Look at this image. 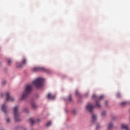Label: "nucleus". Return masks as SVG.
<instances>
[{
	"instance_id": "1",
	"label": "nucleus",
	"mask_w": 130,
	"mask_h": 130,
	"mask_svg": "<svg viewBox=\"0 0 130 130\" xmlns=\"http://www.w3.org/2000/svg\"><path fill=\"white\" fill-rule=\"evenodd\" d=\"M32 85H27L25 86V88L23 91L22 95L20 98V100H24L26 99V98L28 96V94H29L31 92H32Z\"/></svg>"
},
{
	"instance_id": "2",
	"label": "nucleus",
	"mask_w": 130,
	"mask_h": 130,
	"mask_svg": "<svg viewBox=\"0 0 130 130\" xmlns=\"http://www.w3.org/2000/svg\"><path fill=\"white\" fill-rule=\"evenodd\" d=\"M43 82H44L43 78H37L32 82V84H34L37 88H40V87H42Z\"/></svg>"
},
{
	"instance_id": "3",
	"label": "nucleus",
	"mask_w": 130,
	"mask_h": 130,
	"mask_svg": "<svg viewBox=\"0 0 130 130\" xmlns=\"http://www.w3.org/2000/svg\"><path fill=\"white\" fill-rule=\"evenodd\" d=\"M14 115L15 121H19L20 113H19V108L18 107H15L14 108Z\"/></svg>"
},
{
	"instance_id": "4",
	"label": "nucleus",
	"mask_w": 130,
	"mask_h": 130,
	"mask_svg": "<svg viewBox=\"0 0 130 130\" xmlns=\"http://www.w3.org/2000/svg\"><path fill=\"white\" fill-rule=\"evenodd\" d=\"M34 72H44L45 73H48L49 70L45 69V68L38 67H35L33 69Z\"/></svg>"
},
{
	"instance_id": "5",
	"label": "nucleus",
	"mask_w": 130,
	"mask_h": 130,
	"mask_svg": "<svg viewBox=\"0 0 130 130\" xmlns=\"http://www.w3.org/2000/svg\"><path fill=\"white\" fill-rule=\"evenodd\" d=\"M1 96L3 97L4 96H6V101H11L12 102L15 101V99L10 95V93L7 92L6 94H2Z\"/></svg>"
},
{
	"instance_id": "6",
	"label": "nucleus",
	"mask_w": 130,
	"mask_h": 130,
	"mask_svg": "<svg viewBox=\"0 0 130 130\" xmlns=\"http://www.w3.org/2000/svg\"><path fill=\"white\" fill-rule=\"evenodd\" d=\"M104 98V95H101L99 98V100L96 101V104H95V106L96 107H98V108H100L101 107V105H100V100H102Z\"/></svg>"
},
{
	"instance_id": "7",
	"label": "nucleus",
	"mask_w": 130,
	"mask_h": 130,
	"mask_svg": "<svg viewBox=\"0 0 130 130\" xmlns=\"http://www.w3.org/2000/svg\"><path fill=\"white\" fill-rule=\"evenodd\" d=\"M86 109L88 111L92 113V110L94 109V106L91 105V104H88L86 106Z\"/></svg>"
},
{
	"instance_id": "8",
	"label": "nucleus",
	"mask_w": 130,
	"mask_h": 130,
	"mask_svg": "<svg viewBox=\"0 0 130 130\" xmlns=\"http://www.w3.org/2000/svg\"><path fill=\"white\" fill-rule=\"evenodd\" d=\"M26 61H27V60L25 58H23L21 64H20V63H17V66L18 68H22L23 64H25Z\"/></svg>"
},
{
	"instance_id": "9",
	"label": "nucleus",
	"mask_w": 130,
	"mask_h": 130,
	"mask_svg": "<svg viewBox=\"0 0 130 130\" xmlns=\"http://www.w3.org/2000/svg\"><path fill=\"white\" fill-rule=\"evenodd\" d=\"M2 110L5 114L8 113V110H7V106H6V105H3Z\"/></svg>"
},
{
	"instance_id": "10",
	"label": "nucleus",
	"mask_w": 130,
	"mask_h": 130,
	"mask_svg": "<svg viewBox=\"0 0 130 130\" xmlns=\"http://www.w3.org/2000/svg\"><path fill=\"white\" fill-rule=\"evenodd\" d=\"M48 99H55V95H52L50 93H49L48 94Z\"/></svg>"
},
{
	"instance_id": "11",
	"label": "nucleus",
	"mask_w": 130,
	"mask_h": 130,
	"mask_svg": "<svg viewBox=\"0 0 130 130\" xmlns=\"http://www.w3.org/2000/svg\"><path fill=\"white\" fill-rule=\"evenodd\" d=\"M92 122H95L97 119V117L95 115H92Z\"/></svg>"
},
{
	"instance_id": "12",
	"label": "nucleus",
	"mask_w": 130,
	"mask_h": 130,
	"mask_svg": "<svg viewBox=\"0 0 130 130\" xmlns=\"http://www.w3.org/2000/svg\"><path fill=\"white\" fill-rule=\"evenodd\" d=\"M29 120V122H30L31 124H33L35 123V122H36V120H34L33 118H30Z\"/></svg>"
},
{
	"instance_id": "13",
	"label": "nucleus",
	"mask_w": 130,
	"mask_h": 130,
	"mask_svg": "<svg viewBox=\"0 0 130 130\" xmlns=\"http://www.w3.org/2000/svg\"><path fill=\"white\" fill-rule=\"evenodd\" d=\"M113 126L112 123H110L108 126V129H110V128H112Z\"/></svg>"
},
{
	"instance_id": "14",
	"label": "nucleus",
	"mask_w": 130,
	"mask_h": 130,
	"mask_svg": "<svg viewBox=\"0 0 130 130\" xmlns=\"http://www.w3.org/2000/svg\"><path fill=\"white\" fill-rule=\"evenodd\" d=\"M31 106L34 109H35V108H37V105H36L35 104H32Z\"/></svg>"
},
{
	"instance_id": "15",
	"label": "nucleus",
	"mask_w": 130,
	"mask_h": 130,
	"mask_svg": "<svg viewBox=\"0 0 130 130\" xmlns=\"http://www.w3.org/2000/svg\"><path fill=\"white\" fill-rule=\"evenodd\" d=\"M51 125V121H49L46 124V126H50Z\"/></svg>"
},
{
	"instance_id": "16",
	"label": "nucleus",
	"mask_w": 130,
	"mask_h": 130,
	"mask_svg": "<svg viewBox=\"0 0 130 130\" xmlns=\"http://www.w3.org/2000/svg\"><path fill=\"white\" fill-rule=\"evenodd\" d=\"M12 63V60L11 59H9L8 60V64H11Z\"/></svg>"
},
{
	"instance_id": "17",
	"label": "nucleus",
	"mask_w": 130,
	"mask_h": 130,
	"mask_svg": "<svg viewBox=\"0 0 130 130\" xmlns=\"http://www.w3.org/2000/svg\"><path fill=\"white\" fill-rule=\"evenodd\" d=\"M121 105L122 106H124V105H126V102H123L121 103Z\"/></svg>"
},
{
	"instance_id": "18",
	"label": "nucleus",
	"mask_w": 130,
	"mask_h": 130,
	"mask_svg": "<svg viewBox=\"0 0 130 130\" xmlns=\"http://www.w3.org/2000/svg\"><path fill=\"white\" fill-rule=\"evenodd\" d=\"M106 115V112L104 111L102 113V116H105Z\"/></svg>"
},
{
	"instance_id": "19",
	"label": "nucleus",
	"mask_w": 130,
	"mask_h": 130,
	"mask_svg": "<svg viewBox=\"0 0 130 130\" xmlns=\"http://www.w3.org/2000/svg\"><path fill=\"white\" fill-rule=\"evenodd\" d=\"M75 94L76 96H80V93H79V91H78V90L76 91Z\"/></svg>"
},
{
	"instance_id": "20",
	"label": "nucleus",
	"mask_w": 130,
	"mask_h": 130,
	"mask_svg": "<svg viewBox=\"0 0 130 130\" xmlns=\"http://www.w3.org/2000/svg\"><path fill=\"white\" fill-rule=\"evenodd\" d=\"M116 97H117V98H120V93H117V94H116Z\"/></svg>"
},
{
	"instance_id": "21",
	"label": "nucleus",
	"mask_w": 130,
	"mask_h": 130,
	"mask_svg": "<svg viewBox=\"0 0 130 130\" xmlns=\"http://www.w3.org/2000/svg\"><path fill=\"white\" fill-rule=\"evenodd\" d=\"M92 98L95 99H98V98H97V96H96V95H93L92 96Z\"/></svg>"
},
{
	"instance_id": "22",
	"label": "nucleus",
	"mask_w": 130,
	"mask_h": 130,
	"mask_svg": "<svg viewBox=\"0 0 130 130\" xmlns=\"http://www.w3.org/2000/svg\"><path fill=\"white\" fill-rule=\"evenodd\" d=\"M69 101H72V95H70L69 96Z\"/></svg>"
},
{
	"instance_id": "23",
	"label": "nucleus",
	"mask_w": 130,
	"mask_h": 130,
	"mask_svg": "<svg viewBox=\"0 0 130 130\" xmlns=\"http://www.w3.org/2000/svg\"><path fill=\"white\" fill-rule=\"evenodd\" d=\"M99 127H100V125H96V129H98V128H99Z\"/></svg>"
},
{
	"instance_id": "24",
	"label": "nucleus",
	"mask_w": 130,
	"mask_h": 130,
	"mask_svg": "<svg viewBox=\"0 0 130 130\" xmlns=\"http://www.w3.org/2000/svg\"><path fill=\"white\" fill-rule=\"evenodd\" d=\"M7 122H10V118L7 119Z\"/></svg>"
},
{
	"instance_id": "25",
	"label": "nucleus",
	"mask_w": 130,
	"mask_h": 130,
	"mask_svg": "<svg viewBox=\"0 0 130 130\" xmlns=\"http://www.w3.org/2000/svg\"><path fill=\"white\" fill-rule=\"evenodd\" d=\"M105 105H107V101H106V102H105Z\"/></svg>"
},
{
	"instance_id": "26",
	"label": "nucleus",
	"mask_w": 130,
	"mask_h": 130,
	"mask_svg": "<svg viewBox=\"0 0 130 130\" xmlns=\"http://www.w3.org/2000/svg\"><path fill=\"white\" fill-rule=\"evenodd\" d=\"M5 84H6V82H4L3 83V85H5Z\"/></svg>"
},
{
	"instance_id": "27",
	"label": "nucleus",
	"mask_w": 130,
	"mask_h": 130,
	"mask_svg": "<svg viewBox=\"0 0 130 130\" xmlns=\"http://www.w3.org/2000/svg\"><path fill=\"white\" fill-rule=\"evenodd\" d=\"M37 120H38V121H39V119H38Z\"/></svg>"
},
{
	"instance_id": "28",
	"label": "nucleus",
	"mask_w": 130,
	"mask_h": 130,
	"mask_svg": "<svg viewBox=\"0 0 130 130\" xmlns=\"http://www.w3.org/2000/svg\"><path fill=\"white\" fill-rule=\"evenodd\" d=\"M73 113H75V112L73 111Z\"/></svg>"
}]
</instances>
